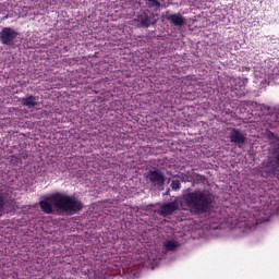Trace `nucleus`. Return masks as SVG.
<instances>
[{"mask_svg": "<svg viewBox=\"0 0 279 279\" xmlns=\"http://www.w3.org/2000/svg\"><path fill=\"white\" fill-rule=\"evenodd\" d=\"M49 202H39V208L45 215H53V213L56 215H77L84 210V203L75 195L57 192L50 195Z\"/></svg>", "mask_w": 279, "mask_h": 279, "instance_id": "f257e3e1", "label": "nucleus"}, {"mask_svg": "<svg viewBox=\"0 0 279 279\" xmlns=\"http://www.w3.org/2000/svg\"><path fill=\"white\" fill-rule=\"evenodd\" d=\"M183 199L189 208L195 210V213L204 214L210 210L213 202H215V196L209 191L196 190L185 194Z\"/></svg>", "mask_w": 279, "mask_h": 279, "instance_id": "f03ea898", "label": "nucleus"}, {"mask_svg": "<svg viewBox=\"0 0 279 279\" xmlns=\"http://www.w3.org/2000/svg\"><path fill=\"white\" fill-rule=\"evenodd\" d=\"M146 180L153 189H162L167 182V177L165 172L158 168H153L148 170L146 174Z\"/></svg>", "mask_w": 279, "mask_h": 279, "instance_id": "7ed1b4c3", "label": "nucleus"}, {"mask_svg": "<svg viewBox=\"0 0 279 279\" xmlns=\"http://www.w3.org/2000/svg\"><path fill=\"white\" fill-rule=\"evenodd\" d=\"M21 34L12 27H3L0 31V43L7 47L16 45V39Z\"/></svg>", "mask_w": 279, "mask_h": 279, "instance_id": "20e7f679", "label": "nucleus"}, {"mask_svg": "<svg viewBox=\"0 0 279 279\" xmlns=\"http://www.w3.org/2000/svg\"><path fill=\"white\" fill-rule=\"evenodd\" d=\"M163 19L169 21V23L174 25V27H184V25H186V19L182 16V13H172L171 11H166L163 13Z\"/></svg>", "mask_w": 279, "mask_h": 279, "instance_id": "39448f33", "label": "nucleus"}, {"mask_svg": "<svg viewBox=\"0 0 279 279\" xmlns=\"http://www.w3.org/2000/svg\"><path fill=\"white\" fill-rule=\"evenodd\" d=\"M137 23H140V27H149L154 25V13L149 10L142 11L137 14L136 19Z\"/></svg>", "mask_w": 279, "mask_h": 279, "instance_id": "423d86ee", "label": "nucleus"}, {"mask_svg": "<svg viewBox=\"0 0 279 279\" xmlns=\"http://www.w3.org/2000/svg\"><path fill=\"white\" fill-rule=\"evenodd\" d=\"M229 141L230 143H233V145H238V147H241V145H245V141H247V137L243 132H241V130L231 129L229 133Z\"/></svg>", "mask_w": 279, "mask_h": 279, "instance_id": "0eeeda50", "label": "nucleus"}, {"mask_svg": "<svg viewBox=\"0 0 279 279\" xmlns=\"http://www.w3.org/2000/svg\"><path fill=\"white\" fill-rule=\"evenodd\" d=\"M180 204L178 201H173L170 203H165L163 205L160 206L159 215L161 217H169L175 213V210H179Z\"/></svg>", "mask_w": 279, "mask_h": 279, "instance_id": "6e6552de", "label": "nucleus"}, {"mask_svg": "<svg viewBox=\"0 0 279 279\" xmlns=\"http://www.w3.org/2000/svg\"><path fill=\"white\" fill-rule=\"evenodd\" d=\"M22 106L26 108H36L38 106V99L34 95H26V97L20 99Z\"/></svg>", "mask_w": 279, "mask_h": 279, "instance_id": "1a4fd4ad", "label": "nucleus"}, {"mask_svg": "<svg viewBox=\"0 0 279 279\" xmlns=\"http://www.w3.org/2000/svg\"><path fill=\"white\" fill-rule=\"evenodd\" d=\"M163 247H165L166 252H175V250H178V247H180V242L174 241V240H167L163 243Z\"/></svg>", "mask_w": 279, "mask_h": 279, "instance_id": "9d476101", "label": "nucleus"}, {"mask_svg": "<svg viewBox=\"0 0 279 279\" xmlns=\"http://www.w3.org/2000/svg\"><path fill=\"white\" fill-rule=\"evenodd\" d=\"M146 5L150 9L159 10L161 4L158 0H146Z\"/></svg>", "mask_w": 279, "mask_h": 279, "instance_id": "9b49d317", "label": "nucleus"}, {"mask_svg": "<svg viewBox=\"0 0 279 279\" xmlns=\"http://www.w3.org/2000/svg\"><path fill=\"white\" fill-rule=\"evenodd\" d=\"M171 189L172 191H180V189H182V183L180 182V180H173L171 182Z\"/></svg>", "mask_w": 279, "mask_h": 279, "instance_id": "f8f14e48", "label": "nucleus"}, {"mask_svg": "<svg viewBox=\"0 0 279 279\" xmlns=\"http://www.w3.org/2000/svg\"><path fill=\"white\" fill-rule=\"evenodd\" d=\"M5 208V199L3 198V195L0 194V214L3 213Z\"/></svg>", "mask_w": 279, "mask_h": 279, "instance_id": "ddd939ff", "label": "nucleus"}, {"mask_svg": "<svg viewBox=\"0 0 279 279\" xmlns=\"http://www.w3.org/2000/svg\"><path fill=\"white\" fill-rule=\"evenodd\" d=\"M89 279H99V277H97V272H90V275L88 276Z\"/></svg>", "mask_w": 279, "mask_h": 279, "instance_id": "4468645a", "label": "nucleus"}, {"mask_svg": "<svg viewBox=\"0 0 279 279\" xmlns=\"http://www.w3.org/2000/svg\"><path fill=\"white\" fill-rule=\"evenodd\" d=\"M23 158H27V154H25V155L23 156Z\"/></svg>", "mask_w": 279, "mask_h": 279, "instance_id": "2eb2a0df", "label": "nucleus"}]
</instances>
